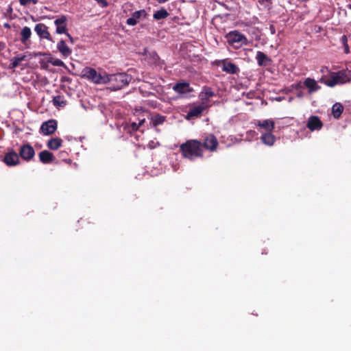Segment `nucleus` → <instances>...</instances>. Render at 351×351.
Instances as JSON below:
<instances>
[{
	"mask_svg": "<svg viewBox=\"0 0 351 351\" xmlns=\"http://www.w3.org/2000/svg\"><path fill=\"white\" fill-rule=\"evenodd\" d=\"M256 60L260 66H266L270 65L272 60L265 53L258 51L256 55Z\"/></svg>",
	"mask_w": 351,
	"mask_h": 351,
	"instance_id": "nucleus-19",
	"label": "nucleus"
},
{
	"mask_svg": "<svg viewBox=\"0 0 351 351\" xmlns=\"http://www.w3.org/2000/svg\"><path fill=\"white\" fill-rule=\"evenodd\" d=\"M147 14V12L144 9L136 11L132 14L131 17L126 20V24L134 26L137 24L138 20L145 19Z\"/></svg>",
	"mask_w": 351,
	"mask_h": 351,
	"instance_id": "nucleus-9",
	"label": "nucleus"
},
{
	"mask_svg": "<svg viewBox=\"0 0 351 351\" xmlns=\"http://www.w3.org/2000/svg\"><path fill=\"white\" fill-rule=\"evenodd\" d=\"M303 85L307 88L308 93L309 94L315 93L321 88V86L317 84V82L311 77L306 78L303 82Z\"/></svg>",
	"mask_w": 351,
	"mask_h": 351,
	"instance_id": "nucleus-15",
	"label": "nucleus"
},
{
	"mask_svg": "<svg viewBox=\"0 0 351 351\" xmlns=\"http://www.w3.org/2000/svg\"><path fill=\"white\" fill-rule=\"evenodd\" d=\"M327 69H328V68H327V67H322V68L321 69L320 71H321L322 73H324V72H325V71H326V70H327Z\"/></svg>",
	"mask_w": 351,
	"mask_h": 351,
	"instance_id": "nucleus-43",
	"label": "nucleus"
},
{
	"mask_svg": "<svg viewBox=\"0 0 351 351\" xmlns=\"http://www.w3.org/2000/svg\"><path fill=\"white\" fill-rule=\"evenodd\" d=\"M66 21L67 18L64 15H62L54 21V25L56 27V32L57 34H62L67 32Z\"/></svg>",
	"mask_w": 351,
	"mask_h": 351,
	"instance_id": "nucleus-11",
	"label": "nucleus"
},
{
	"mask_svg": "<svg viewBox=\"0 0 351 351\" xmlns=\"http://www.w3.org/2000/svg\"><path fill=\"white\" fill-rule=\"evenodd\" d=\"M350 71L341 70L337 72L331 73L329 77L325 75L322 76L319 80L320 83L327 86L334 87L337 84H343L350 81Z\"/></svg>",
	"mask_w": 351,
	"mask_h": 351,
	"instance_id": "nucleus-2",
	"label": "nucleus"
},
{
	"mask_svg": "<svg viewBox=\"0 0 351 351\" xmlns=\"http://www.w3.org/2000/svg\"><path fill=\"white\" fill-rule=\"evenodd\" d=\"M207 107L208 105H204L202 103L200 105L191 107L187 113L186 119L199 117Z\"/></svg>",
	"mask_w": 351,
	"mask_h": 351,
	"instance_id": "nucleus-12",
	"label": "nucleus"
},
{
	"mask_svg": "<svg viewBox=\"0 0 351 351\" xmlns=\"http://www.w3.org/2000/svg\"><path fill=\"white\" fill-rule=\"evenodd\" d=\"M139 128H140L139 125H138L137 123H132V130H138Z\"/></svg>",
	"mask_w": 351,
	"mask_h": 351,
	"instance_id": "nucleus-38",
	"label": "nucleus"
},
{
	"mask_svg": "<svg viewBox=\"0 0 351 351\" xmlns=\"http://www.w3.org/2000/svg\"><path fill=\"white\" fill-rule=\"evenodd\" d=\"M32 0H19V3L21 5L25 6L31 2Z\"/></svg>",
	"mask_w": 351,
	"mask_h": 351,
	"instance_id": "nucleus-34",
	"label": "nucleus"
},
{
	"mask_svg": "<svg viewBox=\"0 0 351 351\" xmlns=\"http://www.w3.org/2000/svg\"><path fill=\"white\" fill-rule=\"evenodd\" d=\"M19 156L25 161H30L35 156V150L29 143L23 144L19 149Z\"/></svg>",
	"mask_w": 351,
	"mask_h": 351,
	"instance_id": "nucleus-5",
	"label": "nucleus"
},
{
	"mask_svg": "<svg viewBox=\"0 0 351 351\" xmlns=\"http://www.w3.org/2000/svg\"><path fill=\"white\" fill-rule=\"evenodd\" d=\"M4 48H5V45H4L3 43L0 42V52H1L2 50H3V49H4Z\"/></svg>",
	"mask_w": 351,
	"mask_h": 351,
	"instance_id": "nucleus-40",
	"label": "nucleus"
},
{
	"mask_svg": "<svg viewBox=\"0 0 351 351\" xmlns=\"http://www.w3.org/2000/svg\"><path fill=\"white\" fill-rule=\"evenodd\" d=\"M57 128V121L55 119H49L42 123L40 126V132L44 135L49 136L53 134L56 131Z\"/></svg>",
	"mask_w": 351,
	"mask_h": 351,
	"instance_id": "nucleus-7",
	"label": "nucleus"
},
{
	"mask_svg": "<svg viewBox=\"0 0 351 351\" xmlns=\"http://www.w3.org/2000/svg\"><path fill=\"white\" fill-rule=\"evenodd\" d=\"M64 34H66V36L69 38V39L70 42H71V43H73V37L71 36V35L69 33H68V32H67L66 33H65Z\"/></svg>",
	"mask_w": 351,
	"mask_h": 351,
	"instance_id": "nucleus-39",
	"label": "nucleus"
},
{
	"mask_svg": "<svg viewBox=\"0 0 351 351\" xmlns=\"http://www.w3.org/2000/svg\"><path fill=\"white\" fill-rule=\"evenodd\" d=\"M109 81H110V75H108L105 72L98 73L95 84H108Z\"/></svg>",
	"mask_w": 351,
	"mask_h": 351,
	"instance_id": "nucleus-27",
	"label": "nucleus"
},
{
	"mask_svg": "<svg viewBox=\"0 0 351 351\" xmlns=\"http://www.w3.org/2000/svg\"><path fill=\"white\" fill-rule=\"evenodd\" d=\"M260 139L263 144L267 146H272L276 142V137L271 132H265L262 134Z\"/></svg>",
	"mask_w": 351,
	"mask_h": 351,
	"instance_id": "nucleus-22",
	"label": "nucleus"
},
{
	"mask_svg": "<svg viewBox=\"0 0 351 351\" xmlns=\"http://www.w3.org/2000/svg\"><path fill=\"white\" fill-rule=\"evenodd\" d=\"M34 31L41 39H47L52 41L51 35L48 31V27L44 23H38L35 25Z\"/></svg>",
	"mask_w": 351,
	"mask_h": 351,
	"instance_id": "nucleus-10",
	"label": "nucleus"
},
{
	"mask_svg": "<svg viewBox=\"0 0 351 351\" xmlns=\"http://www.w3.org/2000/svg\"><path fill=\"white\" fill-rule=\"evenodd\" d=\"M169 15V13L167 11V10L162 8L154 12L153 17L156 20H161L167 18Z\"/></svg>",
	"mask_w": 351,
	"mask_h": 351,
	"instance_id": "nucleus-29",
	"label": "nucleus"
},
{
	"mask_svg": "<svg viewBox=\"0 0 351 351\" xmlns=\"http://www.w3.org/2000/svg\"><path fill=\"white\" fill-rule=\"evenodd\" d=\"M173 90L179 94H184L193 92V89L187 82H178L173 86Z\"/></svg>",
	"mask_w": 351,
	"mask_h": 351,
	"instance_id": "nucleus-14",
	"label": "nucleus"
},
{
	"mask_svg": "<svg viewBox=\"0 0 351 351\" xmlns=\"http://www.w3.org/2000/svg\"><path fill=\"white\" fill-rule=\"evenodd\" d=\"M25 58V56H19L14 57L13 60H12V62L10 64V68L11 69H15L18 67L20 64V63L23 61Z\"/></svg>",
	"mask_w": 351,
	"mask_h": 351,
	"instance_id": "nucleus-30",
	"label": "nucleus"
},
{
	"mask_svg": "<svg viewBox=\"0 0 351 351\" xmlns=\"http://www.w3.org/2000/svg\"><path fill=\"white\" fill-rule=\"evenodd\" d=\"M4 26L6 27H10L9 25L7 24V23H5Z\"/></svg>",
	"mask_w": 351,
	"mask_h": 351,
	"instance_id": "nucleus-48",
	"label": "nucleus"
},
{
	"mask_svg": "<svg viewBox=\"0 0 351 351\" xmlns=\"http://www.w3.org/2000/svg\"><path fill=\"white\" fill-rule=\"evenodd\" d=\"M61 82H71V79L70 77H67V76H64L61 78Z\"/></svg>",
	"mask_w": 351,
	"mask_h": 351,
	"instance_id": "nucleus-37",
	"label": "nucleus"
},
{
	"mask_svg": "<svg viewBox=\"0 0 351 351\" xmlns=\"http://www.w3.org/2000/svg\"><path fill=\"white\" fill-rule=\"evenodd\" d=\"M271 0H259V2H260L261 3H265V2L269 3V2H271Z\"/></svg>",
	"mask_w": 351,
	"mask_h": 351,
	"instance_id": "nucleus-41",
	"label": "nucleus"
},
{
	"mask_svg": "<svg viewBox=\"0 0 351 351\" xmlns=\"http://www.w3.org/2000/svg\"><path fill=\"white\" fill-rule=\"evenodd\" d=\"M2 160L8 167L16 166L20 163L19 154L12 149L5 154Z\"/></svg>",
	"mask_w": 351,
	"mask_h": 351,
	"instance_id": "nucleus-8",
	"label": "nucleus"
},
{
	"mask_svg": "<svg viewBox=\"0 0 351 351\" xmlns=\"http://www.w3.org/2000/svg\"><path fill=\"white\" fill-rule=\"evenodd\" d=\"M67 155H68V153L66 152H65V151L60 152L59 154H58L59 157L62 158H64Z\"/></svg>",
	"mask_w": 351,
	"mask_h": 351,
	"instance_id": "nucleus-35",
	"label": "nucleus"
},
{
	"mask_svg": "<svg viewBox=\"0 0 351 351\" xmlns=\"http://www.w3.org/2000/svg\"><path fill=\"white\" fill-rule=\"evenodd\" d=\"M109 83L111 84L114 90H119L123 87L127 86L130 82L132 77L130 75L125 73H120L117 74L110 75Z\"/></svg>",
	"mask_w": 351,
	"mask_h": 351,
	"instance_id": "nucleus-4",
	"label": "nucleus"
},
{
	"mask_svg": "<svg viewBox=\"0 0 351 351\" xmlns=\"http://www.w3.org/2000/svg\"><path fill=\"white\" fill-rule=\"evenodd\" d=\"M180 152L184 158L194 160L204 156V149L201 141L191 139L180 146Z\"/></svg>",
	"mask_w": 351,
	"mask_h": 351,
	"instance_id": "nucleus-1",
	"label": "nucleus"
},
{
	"mask_svg": "<svg viewBox=\"0 0 351 351\" xmlns=\"http://www.w3.org/2000/svg\"><path fill=\"white\" fill-rule=\"evenodd\" d=\"M269 30H270V32H271V34H276V28H275V27L273 25H271L269 26Z\"/></svg>",
	"mask_w": 351,
	"mask_h": 351,
	"instance_id": "nucleus-36",
	"label": "nucleus"
},
{
	"mask_svg": "<svg viewBox=\"0 0 351 351\" xmlns=\"http://www.w3.org/2000/svg\"><path fill=\"white\" fill-rule=\"evenodd\" d=\"M144 122H145V119L141 120L139 121V123H138V125H139V127H141V125H142L144 123Z\"/></svg>",
	"mask_w": 351,
	"mask_h": 351,
	"instance_id": "nucleus-42",
	"label": "nucleus"
},
{
	"mask_svg": "<svg viewBox=\"0 0 351 351\" xmlns=\"http://www.w3.org/2000/svg\"><path fill=\"white\" fill-rule=\"evenodd\" d=\"M31 2H32L34 4H36L38 2V0H32Z\"/></svg>",
	"mask_w": 351,
	"mask_h": 351,
	"instance_id": "nucleus-45",
	"label": "nucleus"
},
{
	"mask_svg": "<svg viewBox=\"0 0 351 351\" xmlns=\"http://www.w3.org/2000/svg\"><path fill=\"white\" fill-rule=\"evenodd\" d=\"M57 49L64 58H67L72 53V50L67 46L64 40H61L58 43Z\"/></svg>",
	"mask_w": 351,
	"mask_h": 351,
	"instance_id": "nucleus-21",
	"label": "nucleus"
},
{
	"mask_svg": "<svg viewBox=\"0 0 351 351\" xmlns=\"http://www.w3.org/2000/svg\"><path fill=\"white\" fill-rule=\"evenodd\" d=\"M256 125L265 130V132H272L275 128V122L272 119L258 121Z\"/></svg>",
	"mask_w": 351,
	"mask_h": 351,
	"instance_id": "nucleus-18",
	"label": "nucleus"
},
{
	"mask_svg": "<svg viewBox=\"0 0 351 351\" xmlns=\"http://www.w3.org/2000/svg\"><path fill=\"white\" fill-rule=\"evenodd\" d=\"M343 110V107L340 103H336L332 107V114L335 119L341 117Z\"/></svg>",
	"mask_w": 351,
	"mask_h": 351,
	"instance_id": "nucleus-28",
	"label": "nucleus"
},
{
	"mask_svg": "<svg viewBox=\"0 0 351 351\" xmlns=\"http://www.w3.org/2000/svg\"><path fill=\"white\" fill-rule=\"evenodd\" d=\"M323 123L317 116H311L307 121L306 127L311 130H319Z\"/></svg>",
	"mask_w": 351,
	"mask_h": 351,
	"instance_id": "nucleus-13",
	"label": "nucleus"
},
{
	"mask_svg": "<svg viewBox=\"0 0 351 351\" xmlns=\"http://www.w3.org/2000/svg\"><path fill=\"white\" fill-rule=\"evenodd\" d=\"M348 7L351 9V3L348 5Z\"/></svg>",
	"mask_w": 351,
	"mask_h": 351,
	"instance_id": "nucleus-49",
	"label": "nucleus"
},
{
	"mask_svg": "<svg viewBox=\"0 0 351 351\" xmlns=\"http://www.w3.org/2000/svg\"><path fill=\"white\" fill-rule=\"evenodd\" d=\"M31 35H32L31 29L27 26L24 27L21 29V42L23 44L26 45L27 40L31 37Z\"/></svg>",
	"mask_w": 351,
	"mask_h": 351,
	"instance_id": "nucleus-25",
	"label": "nucleus"
},
{
	"mask_svg": "<svg viewBox=\"0 0 351 351\" xmlns=\"http://www.w3.org/2000/svg\"><path fill=\"white\" fill-rule=\"evenodd\" d=\"M98 73L95 69L90 67H85L82 71V77L90 80L95 83Z\"/></svg>",
	"mask_w": 351,
	"mask_h": 351,
	"instance_id": "nucleus-20",
	"label": "nucleus"
},
{
	"mask_svg": "<svg viewBox=\"0 0 351 351\" xmlns=\"http://www.w3.org/2000/svg\"><path fill=\"white\" fill-rule=\"evenodd\" d=\"M154 95V94H153L152 93H148L147 94V96H149V95Z\"/></svg>",
	"mask_w": 351,
	"mask_h": 351,
	"instance_id": "nucleus-47",
	"label": "nucleus"
},
{
	"mask_svg": "<svg viewBox=\"0 0 351 351\" xmlns=\"http://www.w3.org/2000/svg\"><path fill=\"white\" fill-rule=\"evenodd\" d=\"M301 96H302V93H299V94L298 95V97H301Z\"/></svg>",
	"mask_w": 351,
	"mask_h": 351,
	"instance_id": "nucleus-50",
	"label": "nucleus"
},
{
	"mask_svg": "<svg viewBox=\"0 0 351 351\" xmlns=\"http://www.w3.org/2000/svg\"><path fill=\"white\" fill-rule=\"evenodd\" d=\"M51 63L53 66H64V63L63 62V61H62L60 59H56L55 60L51 62Z\"/></svg>",
	"mask_w": 351,
	"mask_h": 351,
	"instance_id": "nucleus-33",
	"label": "nucleus"
},
{
	"mask_svg": "<svg viewBox=\"0 0 351 351\" xmlns=\"http://www.w3.org/2000/svg\"><path fill=\"white\" fill-rule=\"evenodd\" d=\"M202 148L210 152H215L217 149L219 143L217 138L212 134L206 135L202 141Z\"/></svg>",
	"mask_w": 351,
	"mask_h": 351,
	"instance_id": "nucleus-6",
	"label": "nucleus"
},
{
	"mask_svg": "<svg viewBox=\"0 0 351 351\" xmlns=\"http://www.w3.org/2000/svg\"><path fill=\"white\" fill-rule=\"evenodd\" d=\"M340 42L343 45L344 48V53H350V49L348 44V37L346 35H343L340 38Z\"/></svg>",
	"mask_w": 351,
	"mask_h": 351,
	"instance_id": "nucleus-32",
	"label": "nucleus"
},
{
	"mask_svg": "<svg viewBox=\"0 0 351 351\" xmlns=\"http://www.w3.org/2000/svg\"><path fill=\"white\" fill-rule=\"evenodd\" d=\"M215 96V93L212 88L208 86H204L202 90L199 93V98L201 99L202 103L204 105H208L209 99Z\"/></svg>",
	"mask_w": 351,
	"mask_h": 351,
	"instance_id": "nucleus-17",
	"label": "nucleus"
},
{
	"mask_svg": "<svg viewBox=\"0 0 351 351\" xmlns=\"http://www.w3.org/2000/svg\"><path fill=\"white\" fill-rule=\"evenodd\" d=\"M225 37L228 43L234 49H239L248 43L247 37L238 30L230 31Z\"/></svg>",
	"mask_w": 351,
	"mask_h": 351,
	"instance_id": "nucleus-3",
	"label": "nucleus"
},
{
	"mask_svg": "<svg viewBox=\"0 0 351 351\" xmlns=\"http://www.w3.org/2000/svg\"><path fill=\"white\" fill-rule=\"evenodd\" d=\"M168 0H158V2L159 3H165L167 2Z\"/></svg>",
	"mask_w": 351,
	"mask_h": 351,
	"instance_id": "nucleus-46",
	"label": "nucleus"
},
{
	"mask_svg": "<svg viewBox=\"0 0 351 351\" xmlns=\"http://www.w3.org/2000/svg\"><path fill=\"white\" fill-rule=\"evenodd\" d=\"M53 154L47 150L42 151L39 153L40 161L43 164H48L53 161Z\"/></svg>",
	"mask_w": 351,
	"mask_h": 351,
	"instance_id": "nucleus-23",
	"label": "nucleus"
},
{
	"mask_svg": "<svg viewBox=\"0 0 351 351\" xmlns=\"http://www.w3.org/2000/svg\"><path fill=\"white\" fill-rule=\"evenodd\" d=\"M302 87V86L301 85V82H299V83L296 85V88H301Z\"/></svg>",
	"mask_w": 351,
	"mask_h": 351,
	"instance_id": "nucleus-44",
	"label": "nucleus"
},
{
	"mask_svg": "<svg viewBox=\"0 0 351 351\" xmlns=\"http://www.w3.org/2000/svg\"><path fill=\"white\" fill-rule=\"evenodd\" d=\"M53 104L56 108H62L66 105V100L63 95L54 96L52 100Z\"/></svg>",
	"mask_w": 351,
	"mask_h": 351,
	"instance_id": "nucleus-26",
	"label": "nucleus"
},
{
	"mask_svg": "<svg viewBox=\"0 0 351 351\" xmlns=\"http://www.w3.org/2000/svg\"><path fill=\"white\" fill-rule=\"evenodd\" d=\"M222 71L229 74H237L239 72V68L231 62L226 60H221Z\"/></svg>",
	"mask_w": 351,
	"mask_h": 351,
	"instance_id": "nucleus-16",
	"label": "nucleus"
},
{
	"mask_svg": "<svg viewBox=\"0 0 351 351\" xmlns=\"http://www.w3.org/2000/svg\"><path fill=\"white\" fill-rule=\"evenodd\" d=\"M62 142L60 138H52L48 141L47 147L49 149L57 150L62 146Z\"/></svg>",
	"mask_w": 351,
	"mask_h": 351,
	"instance_id": "nucleus-24",
	"label": "nucleus"
},
{
	"mask_svg": "<svg viewBox=\"0 0 351 351\" xmlns=\"http://www.w3.org/2000/svg\"><path fill=\"white\" fill-rule=\"evenodd\" d=\"M165 120L166 117L165 116H162L159 114H157L152 118L153 125L156 127L158 125H160L163 123L165 121Z\"/></svg>",
	"mask_w": 351,
	"mask_h": 351,
	"instance_id": "nucleus-31",
	"label": "nucleus"
}]
</instances>
